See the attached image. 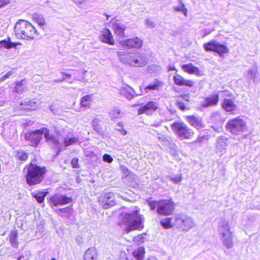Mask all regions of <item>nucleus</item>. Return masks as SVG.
Masks as SVG:
<instances>
[{"label":"nucleus","instance_id":"obj_6","mask_svg":"<svg viewBox=\"0 0 260 260\" xmlns=\"http://www.w3.org/2000/svg\"><path fill=\"white\" fill-rule=\"evenodd\" d=\"M175 227L183 232H187L195 226L193 219L184 214L178 213L174 216Z\"/></svg>","mask_w":260,"mask_h":260},{"label":"nucleus","instance_id":"obj_45","mask_svg":"<svg viewBox=\"0 0 260 260\" xmlns=\"http://www.w3.org/2000/svg\"><path fill=\"white\" fill-rule=\"evenodd\" d=\"M169 179L171 181L175 183H178L181 182L182 180V176L181 174H177L173 176H170Z\"/></svg>","mask_w":260,"mask_h":260},{"label":"nucleus","instance_id":"obj_55","mask_svg":"<svg viewBox=\"0 0 260 260\" xmlns=\"http://www.w3.org/2000/svg\"><path fill=\"white\" fill-rule=\"evenodd\" d=\"M222 107L223 109L226 112H228V100L224 99L222 104Z\"/></svg>","mask_w":260,"mask_h":260},{"label":"nucleus","instance_id":"obj_10","mask_svg":"<svg viewBox=\"0 0 260 260\" xmlns=\"http://www.w3.org/2000/svg\"><path fill=\"white\" fill-rule=\"evenodd\" d=\"M99 202L104 209H108L114 206L115 204V197L111 192H104L99 197Z\"/></svg>","mask_w":260,"mask_h":260},{"label":"nucleus","instance_id":"obj_60","mask_svg":"<svg viewBox=\"0 0 260 260\" xmlns=\"http://www.w3.org/2000/svg\"><path fill=\"white\" fill-rule=\"evenodd\" d=\"M182 98H183V100L188 101L189 96H188V95H185H185H184L182 96Z\"/></svg>","mask_w":260,"mask_h":260},{"label":"nucleus","instance_id":"obj_37","mask_svg":"<svg viewBox=\"0 0 260 260\" xmlns=\"http://www.w3.org/2000/svg\"><path fill=\"white\" fill-rule=\"evenodd\" d=\"M73 2L80 8L85 9L89 5V0H73Z\"/></svg>","mask_w":260,"mask_h":260},{"label":"nucleus","instance_id":"obj_8","mask_svg":"<svg viewBox=\"0 0 260 260\" xmlns=\"http://www.w3.org/2000/svg\"><path fill=\"white\" fill-rule=\"evenodd\" d=\"M175 209L173 202L171 200L158 201L157 213L159 215H168L173 213Z\"/></svg>","mask_w":260,"mask_h":260},{"label":"nucleus","instance_id":"obj_2","mask_svg":"<svg viewBox=\"0 0 260 260\" xmlns=\"http://www.w3.org/2000/svg\"><path fill=\"white\" fill-rule=\"evenodd\" d=\"M43 134L48 144L54 147H58L59 141L58 139L56 136L50 134L49 129L44 127L26 133L24 136L25 140L29 142L30 146L36 147L40 142Z\"/></svg>","mask_w":260,"mask_h":260},{"label":"nucleus","instance_id":"obj_62","mask_svg":"<svg viewBox=\"0 0 260 260\" xmlns=\"http://www.w3.org/2000/svg\"><path fill=\"white\" fill-rule=\"evenodd\" d=\"M24 256L23 255H21L19 257V258H18V260H21V258H23Z\"/></svg>","mask_w":260,"mask_h":260},{"label":"nucleus","instance_id":"obj_41","mask_svg":"<svg viewBox=\"0 0 260 260\" xmlns=\"http://www.w3.org/2000/svg\"><path fill=\"white\" fill-rule=\"evenodd\" d=\"M78 141V139L76 137L68 138L67 137L64 139V144L65 146L67 147L70 145H73Z\"/></svg>","mask_w":260,"mask_h":260},{"label":"nucleus","instance_id":"obj_36","mask_svg":"<svg viewBox=\"0 0 260 260\" xmlns=\"http://www.w3.org/2000/svg\"><path fill=\"white\" fill-rule=\"evenodd\" d=\"M46 192L44 191H40L38 192H32L31 193L32 197L35 198L39 203H42L44 202V199L46 196Z\"/></svg>","mask_w":260,"mask_h":260},{"label":"nucleus","instance_id":"obj_26","mask_svg":"<svg viewBox=\"0 0 260 260\" xmlns=\"http://www.w3.org/2000/svg\"><path fill=\"white\" fill-rule=\"evenodd\" d=\"M98 253L93 247L88 248L86 250L84 255V260H96Z\"/></svg>","mask_w":260,"mask_h":260},{"label":"nucleus","instance_id":"obj_4","mask_svg":"<svg viewBox=\"0 0 260 260\" xmlns=\"http://www.w3.org/2000/svg\"><path fill=\"white\" fill-rule=\"evenodd\" d=\"M117 55L119 60L123 63L133 67H144L147 63V58L145 55L132 52L117 51Z\"/></svg>","mask_w":260,"mask_h":260},{"label":"nucleus","instance_id":"obj_48","mask_svg":"<svg viewBox=\"0 0 260 260\" xmlns=\"http://www.w3.org/2000/svg\"><path fill=\"white\" fill-rule=\"evenodd\" d=\"M150 210H153L155 209L156 207H157L158 202L155 201H149L148 202Z\"/></svg>","mask_w":260,"mask_h":260},{"label":"nucleus","instance_id":"obj_16","mask_svg":"<svg viewBox=\"0 0 260 260\" xmlns=\"http://www.w3.org/2000/svg\"><path fill=\"white\" fill-rule=\"evenodd\" d=\"M228 139L224 136L219 137L216 142V151L220 155L225 153L226 151Z\"/></svg>","mask_w":260,"mask_h":260},{"label":"nucleus","instance_id":"obj_9","mask_svg":"<svg viewBox=\"0 0 260 260\" xmlns=\"http://www.w3.org/2000/svg\"><path fill=\"white\" fill-rule=\"evenodd\" d=\"M205 50L207 51H214L219 54L220 57L227 50L226 46L220 44L215 40H212L203 45Z\"/></svg>","mask_w":260,"mask_h":260},{"label":"nucleus","instance_id":"obj_33","mask_svg":"<svg viewBox=\"0 0 260 260\" xmlns=\"http://www.w3.org/2000/svg\"><path fill=\"white\" fill-rule=\"evenodd\" d=\"M145 250L143 247H140L133 252V256L137 260H143Z\"/></svg>","mask_w":260,"mask_h":260},{"label":"nucleus","instance_id":"obj_58","mask_svg":"<svg viewBox=\"0 0 260 260\" xmlns=\"http://www.w3.org/2000/svg\"><path fill=\"white\" fill-rule=\"evenodd\" d=\"M162 121L160 120H159L157 122H155L151 124V126L154 127H158L161 124Z\"/></svg>","mask_w":260,"mask_h":260},{"label":"nucleus","instance_id":"obj_38","mask_svg":"<svg viewBox=\"0 0 260 260\" xmlns=\"http://www.w3.org/2000/svg\"><path fill=\"white\" fill-rule=\"evenodd\" d=\"M180 5L174 7V10L177 12H181L183 13L185 16L187 15V9L185 8L182 0L179 1Z\"/></svg>","mask_w":260,"mask_h":260},{"label":"nucleus","instance_id":"obj_46","mask_svg":"<svg viewBox=\"0 0 260 260\" xmlns=\"http://www.w3.org/2000/svg\"><path fill=\"white\" fill-rule=\"evenodd\" d=\"M157 137L159 141L166 146L170 142L163 135L158 134Z\"/></svg>","mask_w":260,"mask_h":260},{"label":"nucleus","instance_id":"obj_11","mask_svg":"<svg viewBox=\"0 0 260 260\" xmlns=\"http://www.w3.org/2000/svg\"><path fill=\"white\" fill-rule=\"evenodd\" d=\"M218 238L222 244L228 246V221L220 219L218 221Z\"/></svg>","mask_w":260,"mask_h":260},{"label":"nucleus","instance_id":"obj_52","mask_svg":"<svg viewBox=\"0 0 260 260\" xmlns=\"http://www.w3.org/2000/svg\"><path fill=\"white\" fill-rule=\"evenodd\" d=\"M177 105L181 110L184 111L186 109V107L184 103L179 100H177Z\"/></svg>","mask_w":260,"mask_h":260},{"label":"nucleus","instance_id":"obj_39","mask_svg":"<svg viewBox=\"0 0 260 260\" xmlns=\"http://www.w3.org/2000/svg\"><path fill=\"white\" fill-rule=\"evenodd\" d=\"M238 111V108L236 104L232 101L229 100V113L235 114Z\"/></svg>","mask_w":260,"mask_h":260},{"label":"nucleus","instance_id":"obj_25","mask_svg":"<svg viewBox=\"0 0 260 260\" xmlns=\"http://www.w3.org/2000/svg\"><path fill=\"white\" fill-rule=\"evenodd\" d=\"M162 85V82L156 79L145 87V90L146 92H148L151 90H158Z\"/></svg>","mask_w":260,"mask_h":260},{"label":"nucleus","instance_id":"obj_5","mask_svg":"<svg viewBox=\"0 0 260 260\" xmlns=\"http://www.w3.org/2000/svg\"><path fill=\"white\" fill-rule=\"evenodd\" d=\"M26 169L25 176L27 183L29 185H34L41 183L46 173L44 167H40L36 164L30 163L25 168Z\"/></svg>","mask_w":260,"mask_h":260},{"label":"nucleus","instance_id":"obj_49","mask_svg":"<svg viewBox=\"0 0 260 260\" xmlns=\"http://www.w3.org/2000/svg\"><path fill=\"white\" fill-rule=\"evenodd\" d=\"M103 159L105 162L111 163L113 161V158L111 156L108 154H105L103 156Z\"/></svg>","mask_w":260,"mask_h":260},{"label":"nucleus","instance_id":"obj_51","mask_svg":"<svg viewBox=\"0 0 260 260\" xmlns=\"http://www.w3.org/2000/svg\"><path fill=\"white\" fill-rule=\"evenodd\" d=\"M145 25L149 28H153L155 26L154 23L149 19L145 20Z\"/></svg>","mask_w":260,"mask_h":260},{"label":"nucleus","instance_id":"obj_63","mask_svg":"<svg viewBox=\"0 0 260 260\" xmlns=\"http://www.w3.org/2000/svg\"><path fill=\"white\" fill-rule=\"evenodd\" d=\"M105 15H106V16H107V20H108V18H109V15H107V14H105Z\"/></svg>","mask_w":260,"mask_h":260},{"label":"nucleus","instance_id":"obj_32","mask_svg":"<svg viewBox=\"0 0 260 260\" xmlns=\"http://www.w3.org/2000/svg\"><path fill=\"white\" fill-rule=\"evenodd\" d=\"M25 83V80H22L21 81L16 82V86L15 87V91L16 92L19 94L22 93L23 91L26 88Z\"/></svg>","mask_w":260,"mask_h":260},{"label":"nucleus","instance_id":"obj_59","mask_svg":"<svg viewBox=\"0 0 260 260\" xmlns=\"http://www.w3.org/2000/svg\"><path fill=\"white\" fill-rule=\"evenodd\" d=\"M169 71H174V70H176V68L174 66H170L169 67Z\"/></svg>","mask_w":260,"mask_h":260},{"label":"nucleus","instance_id":"obj_47","mask_svg":"<svg viewBox=\"0 0 260 260\" xmlns=\"http://www.w3.org/2000/svg\"><path fill=\"white\" fill-rule=\"evenodd\" d=\"M56 211L58 214L61 215V214L63 213H70V212L71 211V209L70 207H66L64 208L57 209Z\"/></svg>","mask_w":260,"mask_h":260},{"label":"nucleus","instance_id":"obj_23","mask_svg":"<svg viewBox=\"0 0 260 260\" xmlns=\"http://www.w3.org/2000/svg\"><path fill=\"white\" fill-rule=\"evenodd\" d=\"M219 100V95L217 94H213L205 99V101L202 103V106L207 108L210 106L216 105Z\"/></svg>","mask_w":260,"mask_h":260},{"label":"nucleus","instance_id":"obj_13","mask_svg":"<svg viewBox=\"0 0 260 260\" xmlns=\"http://www.w3.org/2000/svg\"><path fill=\"white\" fill-rule=\"evenodd\" d=\"M121 47L127 49H140L142 47L143 41L138 37H134L131 39L122 40L119 41Z\"/></svg>","mask_w":260,"mask_h":260},{"label":"nucleus","instance_id":"obj_53","mask_svg":"<svg viewBox=\"0 0 260 260\" xmlns=\"http://www.w3.org/2000/svg\"><path fill=\"white\" fill-rule=\"evenodd\" d=\"M63 76H64V77L62 79L54 80L55 82H59L63 81L67 78H70L71 76V75L67 74V73H63Z\"/></svg>","mask_w":260,"mask_h":260},{"label":"nucleus","instance_id":"obj_40","mask_svg":"<svg viewBox=\"0 0 260 260\" xmlns=\"http://www.w3.org/2000/svg\"><path fill=\"white\" fill-rule=\"evenodd\" d=\"M167 146H168L169 152L172 156L176 157L177 155L176 145L174 143L170 142Z\"/></svg>","mask_w":260,"mask_h":260},{"label":"nucleus","instance_id":"obj_24","mask_svg":"<svg viewBox=\"0 0 260 260\" xmlns=\"http://www.w3.org/2000/svg\"><path fill=\"white\" fill-rule=\"evenodd\" d=\"M104 122L103 120L99 118H95L93 119L92 121V126L94 129V130L99 134L102 136V137L104 138L103 136L104 135V131L103 130L102 125Z\"/></svg>","mask_w":260,"mask_h":260},{"label":"nucleus","instance_id":"obj_27","mask_svg":"<svg viewBox=\"0 0 260 260\" xmlns=\"http://www.w3.org/2000/svg\"><path fill=\"white\" fill-rule=\"evenodd\" d=\"M132 91V88L128 86L122 87L119 90L120 94L129 100L134 97Z\"/></svg>","mask_w":260,"mask_h":260},{"label":"nucleus","instance_id":"obj_54","mask_svg":"<svg viewBox=\"0 0 260 260\" xmlns=\"http://www.w3.org/2000/svg\"><path fill=\"white\" fill-rule=\"evenodd\" d=\"M10 4L9 0H0V8Z\"/></svg>","mask_w":260,"mask_h":260},{"label":"nucleus","instance_id":"obj_1","mask_svg":"<svg viewBox=\"0 0 260 260\" xmlns=\"http://www.w3.org/2000/svg\"><path fill=\"white\" fill-rule=\"evenodd\" d=\"M143 220V216L139 213V210H129L121 213L119 225L127 233L134 230H141L144 226Z\"/></svg>","mask_w":260,"mask_h":260},{"label":"nucleus","instance_id":"obj_18","mask_svg":"<svg viewBox=\"0 0 260 260\" xmlns=\"http://www.w3.org/2000/svg\"><path fill=\"white\" fill-rule=\"evenodd\" d=\"M182 70L189 74H194L196 76H200L203 75V73L199 69L194 66L192 63L183 64L181 66Z\"/></svg>","mask_w":260,"mask_h":260},{"label":"nucleus","instance_id":"obj_20","mask_svg":"<svg viewBox=\"0 0 260 260\" xmlns=\"http://www.w3.org/2000/svg\"><path fill=\"white\" fill-rule=\"evenodd\" d=\"M100 39L102 42L110 45H114V40L112 35L108 29H105L102 31L100 36Z\"/></svg>","mask_w":260,"mask_h":260},{"label":"nucleus","instance_id":"obj_56","mask_svg":"<svg viewBox=\"0 0 260 260\" xmlns=\"http://www.w3.org/2000/svg\"><path fill=\"white\" fill-rule=\"evenodd\" d=\"M134 241L136 242H138V243L142 242H143V237L141 235H139L134 238Z\"/></svg>","mask_w":260,"mask_h":260},{"label":"nucleus","instance_id":"obj_35","mask_svg":"<svg viewBox=\"0 0 260 260\" xmlns=\"http://www.w3.org/2000/svg\"><path fill=\"white\" fill-rule=\"evenodd\" d=\"M20 43L11 42L10 41L5 40L0 41V48H5L9 49L13 47H16Z\"/></svg>","mask_w":260,"mask_h":260},{"label":"nucleus","instance_id":"obj_3","mask_svg":"<svg viewBox=\"0 0 260 260\" xmlns=\"http://www.w3.org/2000/svg\"><path fill=\"white\" fill-rule=\"evenodd\" d=\"M14 32L18 39L34 40L39 36L36 28L25 20H19L14 27Z\"/></svg>","mask_w":260,"mask_h":260},{"label":"nucleus","instance_id":"obj_17","mask_svg":"<svg viewBox=\"0 0 260 260\" xmlns=\"http://www.w3.org/2000/svg\"><path fill=\"white\" fill-rule=\"evenodd\" d=\"M112 27L114 33L119 38H123L124 37V31L126 28V26L121 23L118 22L117 20L112 22Z\"/></svg>","mask_w":260,"mask_h":260},{"label":"nucleus","instance_id":"obj_14","mask_svg":"<svg viewBox=\"0 0 260 260\" xmlns=\"http://www.w3.org/2000/svg\"><path fill=\"white\" fill-rule=\"evenodd\" d=\"M51 204L54 206L63 205L72 202V199L64 195L56 194L50 198Z\"/></svg>","mask_w":260,"mask_h":260},{"label":"nucleus","instance_id":"obj_7","mask_svg":"<svg viewBox=\"0 0 260 260\" xmlns=\"http://www.w3.org/2000/svg\"><path fill=\"white\" fill-rule=\"evenodd\" d=\"M172 127L178 137L182 139H190L194 134L193 131L183 123H174L172 125Z\"/></svg>","mask_w":260,"mask_h":260},{"label":"nucleus","instance_id":"obj_31","mask_svg":"<svg viewBox=\"0 0 260 260\" xmlns=\"http://www.w3.org/2000/svg\"><path fill=\"white\" fill-rule=\"evenodd\" d=\"M9 241L12 246L17 248L18 245L17 241L18 234L16 231H11L9 235Z\"/></svg>","mask_w":260,"mask_h":260},{"label":"nucleus","instance_id":"obj_61","mask_svg":"<svg viewBox=\"0 0 260 260\" xmlns=\"http://www.w3.org/2000/svg\"><path fill=\"white\" fill-rule=\"evenodd\" d=\"M147 260H157V259L154 257H151L149 258Z\"/></svg>","mask_w":260,"mask_h":260},{"label":"nucleus","instance_id":"obj_57","mask_svg":"<svg viewBox=\"0 0 260 260\" xmlns=\"http://www.w3.org/2000/svg\"><path fill=\"white\" fill-rule=\"evenodd\" d=\"M206 138L205 136H199L197 140L194 141V143L201 142L203 139Z\"/></svg>","mask_w":260,"mask_h":260},{"label":"nucleus","instance_id":"obj_34","mask_svg":"<svg viewBox=\"0 0 260 260\" xmlns=\"http://www.w3.org/2000/svg\"><path fill=\"white\" fill-rule=\"evenodd\" d=\"M32 18L34 21L38 23L40 26H44L46 25V22L42 15L39 14H34L32 15Z\"/></svg>","mask_w":260,"mask_h":260},{"label":"nucleus","instance_id":"obj_28","mask_svg":"<svg viewBox=\"0 0 260 260\" xmlns=\"http://www.w3.org/2000/svg\"><path fill=\"white\" fill-rule=\"evenodd\" d=\"M175 220L170 217H166L160 221V224L165 229H169L172 227H175Z\"/></svg>","mask_w":260,"mask_h":260},{"label":"nucleus","instance_id":"obj_30","mask_svg":"<svg viewBox=\"0 0 260 260\" xmlns=\"http://www.w3.org/2000/svg\"><path fill=\"white\" fill-rule=\"evenodd\" d=\"M92 95L88 94L83 96L80 100L81 107L88 108L90 107V103L92 101Z\"/></svg>","mask_w":260,"mask_h":260},{"label":"nucleus","instance_id":"obj_42","mask_svg":"<svg viewBox=\"0 0 260 260\" xmlns=\"http://www.w3.org/2000/svg\"><path fill=\"white\" fill-rule=\"evenodd\" d=\"M27 155L26 153L23 150H19L17 152L16 154V158L21 160H25L27 158Z\"/></svg>","mask_w":260,"mask_h":260},{"label":"nucleus","instance_id":"obj_12","mask_svg":"<svg viewBox=\"0 0 260 260\" xmlns=\"http://www.w3.org/2000/svg\"><path fill=\"white\" fill-rule=\"evenodd\" d=\"M229 127L231 132L234 134H239L246 128V122L242 119L237 118L229 122Z\"/></svg>","mask_w":260,"mask_h":260},{"label":"nucleus","instance_id":"obj_21","mask_svg":"<svg viewBox=\"0 0 260 260\" xmlns=\"http://www.w3.org/2000/svg\"><path fill=\"white\" fill-rule=\"evenodd\" d=\"M20 105V108L23 110H35L40 106L39 103L30 100L24 101Z\"/></svg>","mask_w":260,"mask_h":260},{"label":"nucleus","instance_id":"obj_50","mask_svg":"<svg viewBox=\"0 0 260 260\" xmlns=\"http://www.w3.org/2000/svg\"><path fill=\"white\" fill-rule=\"evenodd\" d=\"M72 166L73 168L77 169L79 168L78 164V159L77 158H73L71 161Z\"/></svg>","mask_w":260,"mask_h":260},{"label":"nucleus","instance_id":"obj_15","mask_svg":"<svg viewBox=\"0 0 260 260\" xmlns=\"http://www.w3.org/2000/svg\"><path fill=\"white\" fill-rule=\"evenodd\" d=\"M157 109V105L154 102H149L145 105L141 107L139 110V114L145 113L147 115H150Z\"/></svg>","mask_w":260,"mask_h":260},{"label":"nucleus","instance_id":"obj_19","mask_svg":"<svg viewBox=\"0 0 260 260\" xmlns=\"http://www.w3.org/2000/svg\"><path fill=\"white\" fill-rule=\"evenodd\" d=\"M173 80L175 84L178 86H185L187 87H192L194 83L193 81L186 80L179 74L175 75L173 77Z\"/></svg>","mask_w":260,"mask_h":260},{"label":"nucleus","instance_id":"obj_44","mask_svg":"<svg viewBox=\"0 0 260 260\" xmlns=\"http://www.w3.org/2000/svg\"><path fill=\"white\" fill-rule=\"evenodd\" d=\"M15 73V70L13 69L9 71L5 75L2 76L0 78V83L5 81L6 79L10 78Z\"/></svg>","mask_w":260,"mask_h":260},{"label":"nucleus","instance_id":"obj_22","mask_svg":"<svg viewBox=\"0 0 260 260\" xmlns=\"http://www.w3.org/2000/svg\"><path fill=\"white\" fill-rule=\"evenodd\" d=\"M187 119L190 125L197 129H201L204 127L202 119L195 116H188Z\"/></svg>","mask_w":260,"mask_h":260},{"label":"nucleus","instance_id":"obj_29","mask_svg":"<svg viewBox=\"0 0 260 260\" xmlns=\"http://www.w3.org/2000/svg\"><path fill=\"white\" fill-rule=\"evenodd\" d=\"M109 115L111 119H115L121 117L123 112L119 108L115 107L109 112Z\"/></svg>","mask_w":260,"mask_h":260},{"label":"nucleus","instance_id":"obj_43","mask_svg":"<svg viewBox=\"0 0 260 260\" xmlns=\"http://www.w3.org/2000/svg\"><path fill=\"white\" fill-rule=\"evenodd\" d=\"M115 129L120 132L122 135H126L127 134V131L123 128V124L121 122L117 123Z\"/></svg>","mask_w":260,"mask_h":260},{"label":"nucleus","instance_id":"obj_64","mask_svg":"<svg viewBox=\"0 0 260 260\" xmlns=\"http://www.w3.org/2000/svg\"><path fill=\"white\" fill-rule=\"evenodd\" d=\"M225 128H228V123L225 124Z\"/></svg>","mask_w":260,"mask_h":260}]
</instances>
